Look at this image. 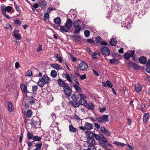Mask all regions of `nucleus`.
Returning a JSON list of instances; mask_svg holds the SVG:
<instances>
[{
  "mask_svg": "<svg viewBox=\"0 0 150 150\" xmlns=\"http://www.w3.org/2000/svg\"><path fill=\"white\" fill-rule=\"evenodd\" d=\"M85 133L86 134V142L88 145V149L83 150H96L94 147L95 141L94 138H93V133L89 131L86 132Z\"/></svg>",
  "mask_w": 150,
  "mask_h": 150,
  "instance_id": "nucleus-1",
  "label": "nucleus"
},
{
  "mask_svg": "<svg viewBox=\"0 0 150 150\" xmlns=\"http://www.w3.org/2000/svg\"><path fill=\"white\" fill-rule=\"evenodd\" d=\"M72 100L71 101L72 105L75 108L79 106V104L78 103V101L79 98L76 94H73L71 96Z\"/></svg>",
  "mask_w": 150,
  "mask_h": 150,
  "instance_id": "nucleus-2",
  "label": "nucleus"
},
{
  "mask_svg": "<svg viewBox=\"0 0 150 150\" xmlns=\"http://www.w3.org/2000/svg\"><path fill=\"white\" fill-rule=\"evenodd\" d=\"M93 124L86 122L84 124V127H80L79 129L83 131H85L86 129L90 130L93 129Z\"/></svg>",
  "mask_w": 150,
  "mask_h": 150,
  "instance_id": "nucleus-3",
  "label": "nucleus"
},
{
  "mask_svg": "<svg viewBox=\"0 0 150 150\" xmlns=\"http://www.w3.org/2000/svg\"><path fill=\"white\" fill-rule=\"evenodd\" d=\"M100 50L102 54L103 55L108 56L110 54V50L107 47H102L100 48Z\"/></svg>",
  "mask_w": 150,
  "mask_h": 150,
  "instance_id": "nucleus-4",
  "label": "nucleus"
},
{
  "mask_svg": "<svg viewBox=\"0 0 150 150\" xmlns=\"http://www.w3.org/2000/svg\"><path fill=\"white\" fill-rule=\"evenodd\" d=\"M12 9V7L10 6H8L6 7L4 4H2L1 6V10L2 13H5L6 11L8 13L10 12Z\"/></svg>",
  "mask_w": 150,
  "mask_h": 150,
  "instance_id": "nucleus-5",
  "label": "nucleus"
},
{
  "mask_svg": "<svg viewBox=\"0 0 150 150\" xmlns=\"http://www.w3.org/2000/svg\"><path fill=\"white\" fill-rule=\"evenodd\" d=\"M64 91L65 93L67 95L70 96L71 93V88L70 86H69L67 85V87H64Z\"/></svg>",
  "mask_w": 150,
  "mask_h": 150,
  "instance_id": "nucleus-6",
  "label": "nucleus"
},
{
  "mask_svg": "<svg viewBox=\"0 0 150 150\" xmlns=\"http://www.w3.org/2000/svg\"><path fill=\"white\" fill-rule=\"evenodd\" d=\"M79 67L81 70L85 71L88 68V66L85 62L81 61L79 64Z\"/></svg>",
  "mask_w": 150,
  "mask_h": 150,
  "instance_id": "nucleus-7",
  "label": "nucleus"
},
{
  "mask_svg": "<svg viewBox=\"0 0 150 150\" xmlns=\"http://www.w3.org/2000/svg\"><path fill=\"white\" fill-rule=\"evenodd\" d=\"M72 24V21L70 18H69L67 19L64 25L67 28L69 29L71 28Z\"/></svg>",
  "mask_w": 150,
  "mask_h": 150,
  "instance_id": "nucleus-8",
  "label": "nucleus"
},
{
  "mask_svg": "<svg viewBox=\"0 0 150 150\" xmlns=\"http://www.w3.org/2000/svg\"><path fill=\"white\" fill-rule=\"evenodd\" d=\"M57 82L58 85L61 87H64L67 86V84L65 83L64 81H62L60 78L57 80Z\"/></svg>",
  "mask_w": 150,
  "mask_h": 150,
  "instance_id": "nucleus-9",
  "label": "nucleus"
},
{
  "mask_svg": "<svg viewBox=\"0 0 150 150\" xmlns=\"http://www.w3.org/2000/svg\"><path fill=\"white\" fill-rule=\"evenodd\" d=\"M135 51L133 50L130 53H127L124 54V57L127 60L129 59L130 57H132L134 54Z\"/></svg>",
  "mask_w": 150,
  "mask_h": 150,
  "instance_id": "nucleus-10",
  "label": "nucleus"
},
{
  "mask_svg": "<svg viewBox=\"0 0 150 150\" xmlns=\"http://www.w3.org/2000/svg\"><path fill=\"white\" fill-rule=\"evenodd\" d=\"M100 130L102 132L105 134L106 136H110L111 134L110 132L105 127H101Z\"/></svg>",
  "mask_w": 150,
  "mask_h": 150,
  "instance_id": "nucleus-11",
  "label": "nucleus"
},
{
  "mask_svg": "<svg viewBox=\"0 0 150 150\" xmlns=\"http://www.w3.org/2000/svg\"><path fill=\"white\" fill-rule=\"evenodd\" d=\"M13 36L16 39V41H15V42L16 43L18 42L19 43L20 42H18L17 40H21V36L20 34L19 33H13Z\"/></svg>",
  "mask_w": 150,
  "mask_h": 150,
  "instance_id": "nucleus-12",
  "label": "nucleus"
},
{
  "mask_svg": "<svg viewBox=\"0 0 150 150\" xmlns=\"http://www.w3.org/2000/svg\"><path fill=\"white\" fill-rule=\"evenodd\" d=\"M20 87L22 90L23 93H27L29 92L27 91V87L23 84H22L20 85Z\"/></svg>",
  "mask_w": 150,
  "mask_h": 150,
  "instance_id": "nucleus-13",
  "label": "nucleus"
},
{
  "mask_svg": "<svg viewBox=\"0 0 150 150\" xmlns=\"http://www.w3.org/2000/svg\"><path fill=\"white\" fill-rule=\"evenodd\" d=\"M78 103L79 104V106L80 105H81L85 106H86L88 105L87 101L83 98L80 99Z\"/></svg>",
  "mask_w": 150,
  "mask_h": 150,
  "instance_id": "nucleus-14",
  "label": "nucleus"
},
{
  "mask_svg": "<svg viewBox=\"0 0 150 150\" xmlns=\"http://www.w3.org/2000/svg\"><path fill=\"white\" fill-rule=\"evenodd\" d=\"M46 5V2L44 0H40L39 3V6L42 8H45Z\"/></svg>",
  "mask_w": 150,
  "mask_h": 150,
  "instance_id": "nucleus-15",
  "label": "nucleus"
},
{
  "mask_svg": "<svg viewBox=\"0 0 150 150\" xmlns=\"http://www.w3.org/2000/svg\"><path fill=\"white\" fill-rule=\"evenodd\" d=\"M51 66L57 70L62 69L61 66L57 64H51Z\"/></svg>",
  "mask_w": 150,
  "mask_h": 150,
  "instance_id": "nucleus-16",
  "label": "nucleus"
},
{
  "mask_svg": "<svg viewBox=\"0 0 150 150\" xmlns=\"http://www.w3.org/2000/svg\"><path fill=\"white\" fill-rule=\"evenodd\" d=\"M62 75L63 77H64L65 78H66L67 80L68 81H69L70 82H72V80L71 79L70 76L69 74H65L64 73H63Z\"/></svg>",
  "mask_w": 150,
  "mask_h": 150,
  "instance_id": "nucleus-17",
  "label": "nucleus"
},
{
  "mask_svg": "<svg viewBox=\"0 0 150 150\" xmlns=\"http://www.w3.org/2000/svg\"><path fill=\"white\" fill-rule=\"evenodd\" d=\"M139 60L141 63L145 64L147 61L146 58L145 57H141L139 59Z\"/></svg>",
  "mask_w": 150,
  "mask_h": 150,
  "instance_id": "nucleus-18",
  "label": "nucleus"
},
{
  "mask_svg": "<svg viewBox=\"0 0 150 150\" xmlns=\"http://www.w3.org/2000/svg\"><path fill=\"white\" fill-rule=\"evenodd\" d=\"M59 30L60 31L62 32H67L68 31L69 29L67 28L65 25L64 26L61 25L60 26Z\"/></svg>",
  "mask_w": 150,
  "mask_h": 150,
  "instance_id": "nucleus-19",
  "label": "nucleus"
},
{
  "mask_svg": "<svg viewBox=\"0 0 150 150\" xmlns=\"http://www.w3.org/2000/svg\"><path fill=\"white\" fill-rule=\"evenodd\" d=\"M46 82L45 81H43L42 80H40L39 79V81L37 83L38 85L40 87H42L46 83Z\"/></svg>",
  "mask_w": 150,
  "mask_h": 150,
  "instance_id": "nucleus-20",
  "label": "nucleus"
},
{
  "mask_svg": "<svg viewBox=\"0 0 150 150\" xmlns=\"http://www.w3.org/2000/svg\"><path fill=\"white\" fill-rule=\"evenodd\" d=\"M69 130L71 132L74 133L76 132V129L74 128L72 125H70L69 126Z\"/></svg>",
  "mask_w": 150,
  "mask_h": 150,
  "instance_id": "nucleus-21",
  "label": "nucleus"
},
{
  "mask_svg": "<svg viewBox=\"0 0 150 150\" xmlns=\"http://www.w3.org/2000/svg\"><path fill=\"white\" fill-rule=\"evenodd\" d=\"M54 21L59 26L61 24V20L59 17L56 18L54 19Z\"/></svg>",
  "mask_w": 150,
  "mask_h": 150,
  "instance_id": "nucleus-22",
  "label": "nucleus"
},
{
  "mask_svg": "<svg viewBox=\"0 0 150 150\" xmlns=\"http://www.w3.org/2000/svg\"><path fill=\"white\" fill-rule=\"evenodd\" d=\"M146 64V70L147 72L150 73V59L148 60Z\"/></svg>",
  "mask_w": 150,
  "mask_h": 150,
  "instance_id": "nucleus-23",
  "label": "nucleus"
},
{
  "mask_svg": "<svg viewBox=\"0 0 150 150\" xmlns=\"http://www.w3.org/2000/svg\"><path fill=\"white\" fill-rule=\"evenodd\" d=\"M81 23V21L79 19H78L73 22L74 26H80L79 25Z\"/></svg>",
  "mask_w": 150,
  "mask_h": 150,
  "instance_id": "nucleus-24",
  "label": "nucleus"
},
{
  "mask_svg": "<svg viewBox=\"0 0 150 150\" xmlns=\"http://www.w3.org/2000/svg\"><path fill=\"white\" fill-rule=\"evenodd\" d=\"M125 22L126 23L127 25L131 24L132 22V20H131L129 17L126 18L125 19Z\"/></svg>",
  "mask_w": 150,
  "mask_h": 150,
  "instance_id": "nucleus-25",
  "label": "nucleus"
},
{
  "mask_svg": "<svg viewBox=\"0 0 150 150\" xmlns=\"http://www.w3.org/2000/svg\"><path fill=\"white\" fill-rule=\"evenodd\" d=\"M110 44L112 46H115L117 43V41L115 38H112L110 41Z\"/></svg>",
  "mask_w": 150,
  "mask_h": 150,
  "instance_id": "nucleus-26",
  "label": "nucleus"
},
{
  "mask_svg": "<svg viewBox=\"0 0 150 150\" xmlns=\"http://www.w3.org/2000/svg\"><path fill=\"white\" fill-rule=\"evenodd\" d=\"M8 110L9 112H11L13 111V107L12 104L11 102H9L8 105Z\"/></svg>",
  "mask_w": 150,
  "mask_h": 150,
  "instance_id": "nucleus-27",
  "label": "nucleus"
},
{
  "mask_svg": "<svg viewBox=\"0 0 150 150\" xmlns=\"http://www.w3.org/2000/svg\"><path fill=\"white\" fill-rule=\"evenodd\" d=\"M74 28V32L78 34L79 33L80 31L81 30V28L80 26H75Z\"/></svg>",
  "mask_w": 150,
  "mask_h": 150,
  "instance_id": "nucleus-28",
  "label": "nucleus"
},
{
  "mask_svg": "<svg viewBox=\"0 0 150 150\" xmlns=\"http://www.w3.org/2000/svg\"><path fill=\"white\" fill-rule=\"evenodd\" d=\"M114 144H116L117 145H118L121 146L122 147H123L124 146V145H126V144L123 143L117 142L116 141H115L114 142Z\"/></svg>",
  "mask_w": 150,
  "mask_h": 150,
  "instance_id": "nucleus-29",
  "label": "nucleus"
},
{
  "mask_svg": "<svg viewBox=\"0 0 150 150\" xmlns=\"http://www.w3.org/2000/svg\"><path fill=\"white\" fill-rule=\"evenodd\" d=\"M55 57L57 58L59 62L60 63H61L62 61L63 60L62 59L61 57L58 54H56L55 55Z\"/></svg>",
  "mask_w": 150,
  "mask_h": 150,
  "instance_id": "nucleus-30",
  "label": "nucleus"
},
{
  "mask_svg": "<svg viewBox=\"0 0 150 150\" xmlns=\"http://www.w3.org/2000/svg\"><path fill=\"white\" fill-rule=\"evenodd\" d=\"M142 88V86L139 84L135 85V89L136 91L137 92H139Z\"/></svg>",
  "mask_w": 150,
  "mask_h": 150,
  "instance_id": "nucleus-31",
  "label": "nucleus"
},
{
  "mask_svg": "<svg viewBox=\"0 0 150 150\" xmlns=\"http://www.w3.org/2000/svg\"><path fill=\"white\" fill-rule=\"evenodd\" d=\"M74 86L76 91H78L79 92H82V91L80 87L78 85H74Z\"/></svg>",
  "mask_w": 150,
  "mask_h": 150,
  "instance_id": "nucleus-32",
  "label": "nucleus"
},
{
  "mask_svg": "<svg viewBox=\"0 0 150 150\" xmlns=\"http://www.w3.org/2000/svg\"><path fill=\"white\" fill-rule=\"evenodd\" d=\"M51 75L52 77H55L57 75V72L55 70H52L51 72Z\"/></svg>",
  "mask_w": 150,
  "mask_h": 150,
  "instance_id": "nucleus-33",
  "label": "nucleus"
},
{
  "mask_svg": "<svg viewBox=\"0 0 150 150\" xmlns=\"http://www.w3.org/2000/svg\"><path fill=\"white\" fill-rule=\"evenodd\" d=\"M103 121H105L107 122H109L108 115H103L102 116Z\"/></svg>",
  "mask_w": 150,
  "mask_h": 150,
  "instance_id": "nucleus-34",
  "label": "nucleus"
},
{
  "mask_svg": "<svg viewBox=\"0 0 150 150\" xmlns=\"http://www.w3.org/2000/svg\"><path fill=\"white\" fill-rule=\"evenodd\" d=\"M100 54L99 52L98 51H95L92 55V56L94 59H96L97 57H96V55L100 56Z\"/></svg>",
  "mask_w": 150,
  "mask_h": 150,
  "instance_id": "nucleus-35",
  "label": "nucleus"
},
{
  "mask_svg": "<svg viewBox=\"0 0 150 150\" xmlns=\"http://www.w3.org/2000/svg\"><path fill=\"white\" fill-rule=\"evenodd\" d=\"M149 115V114L148 113H146L144 115L143 117V121L144 122H146L148 117Z\"/></svg>",
  "mask_w": 150,
  "mask_h": 150,
  "instance_id": "nucleus-36",
  "label": "nucleus"
},
{
  "mask_svg": "<svg viewBox=\"0 0 150 150\" xmlns=\"http://www.w3.org/2000/svg\"><path fill=\"white\" fill-rule=\"evenodd\" d=\"M93 138L94 137L98 141H100L101 140V137L99 136L98 134H97L95 133H93Z\"/></svg>",
  "mask_w": 150,
  "mask_h": 150,
  "instance_id": "nucleus-37",
  "label": "nucleus"
},
{
  "mask_svg": "<svg viewBox=\"0 0 150 150\" xmlns=\"http://www.w3.org/2000/svg\"><path fill=\"white\" fill-rule=\"evenodd\" d=\"M32 114V112L31 110H27V116L28 118L30 117Z\"/></svg>",
  "mask_w": 150,
  "mask_h": 150,
  "instance_id": "nucleus-38",
  "label": "nucleus"
},
{
  "mask_svg": "<svg viewBox=\"0 0 150 150\" xmlns=\"http://www.w3.org/2000/svg\"><path fill=\"white\" fill-rule=\"evenodd\" d=\"M29 99L30 100V103L31 104H33L35 103V99L32 96H30L29 97Z\"/></svg>",
  "mask_w": 150,
  "mask_h": 150,
  "instance_id": "nucleus-39",
  "label": "nucleus"
},
{
  "mask_svg": "<svg viewBox=\"0 0 150 150\" xmlns=\"http://www.w3.org/2000/svg\"><path fill=\"white\" fill-rule=\"evenodd\" d=\"M42 138L40 137H39L38 136H35L33 137V140L35 141H40L41 139Z\"/></svg>",
  "mask_w": 150,
  "mask_h": 150,
  "instance_id": "nucleus-40",
  "label": "nucleus"
},
{
  "mask_svg": "<svg viewBox=\"0 0 150 150\" xmlns=\"http://www.w3.org/2000/svg\"><path fill=\"white\" fill-rule=\"evenodd\" d=\"M71 77L73 79V80L78 84L79 85V82L77 81V78L74 75L72 74H71Z\"/></svg>",
  "mask_w": 150,
  "mask_h": 150,
  "instance_id": "nucleus-41",
  "label": "nucleus"
},
{
  "mask_svg": "<svg viewBox=\"0 0 150 150\" xmlns=\"http://www.w3.org/2000/svg\"><path fill=\"white\" fill-rule=\"evenodd\" d=\"M37 122L34 120L32 121L31 123V125L33 127L36 128L37 127Z\"/></svg>",
  "mask_w": 150,
  "mask_h": 150,
  "instance_id": "nucleus-42",
  "label": "nucleus"
},
{
  "mask_svg": "<svg viewBox=\"0 0 150 150\" xmlns=\"http://www.w3.org/2000/svg\"><path fill=\"white\" fill-rule=\"evenodd\" d=\"M101 140L102 142L104 143H106L108 142L107 139L103 135H101Z\"/></svg>",
  "mask_w": 150,
  "mask_h": 150,
  "instance_id": "nucleus-43",
  "label": "nucleus"
},
{
  "mask_svg": "<svg viewBox=\"0 0 150 150\" xmlns=\"http://www.w3.org/2000/svg\"><path fill=\"white\" fill-rule=\"evenodd\" d=\"M107 86V85L109 87L111 88L112 87V83L109 80H107L106 81Z\"/></svg>",
  "mask_w": 150,
  "mask_h": 150,
  "instance_id": "nucleus-44",
  "label": "nucleus"
},
{
  "mask_svg": "<svg viewBox=\"0 0 150 150\" xmlns=\"http://www.w3.org/2000/svg\"><path fill=\"white\" fill-rule=\"evenodd\" d=\"M34 136L32 134L29 133H28L27 134V138L29 139H31L32 138H33Z\"/></svg>",
  "mask_w": 150,
  "mask_h": 150,
  "instance_id": "nucleus-45",
  "label": "nucleus"
},
{
  "mask_svg": "<svg viewBox=\"0 0 150 150\" xmlns=\"http://www.w3.org/2000/svg\"><path fill=\"white\" fill-rule=\"evenodd\" d=\"M25 75L28 76H32V72L31 70H28L25 74Z\"/></svg>",
  "mask_w": 150,
  "mask_h": 150,
  "instance_id": "nucleus-46",
  "label": "nucleus"
},
{
  "mask_svg": "<svg viewBox=\"0 0 150 150\" xmlns=\"http://www.w3.org/2000/svg\"><path fill=\"white\" fill-rule=\"evenodd\" d=\"M14 20V23L16 24H19V25H20L21 23V21H20L19 18H17L16 20Z\"/></svg>",
  "mask_w": 150,
  "mask_h": 150,
  "instance_id": "nucleus-47",
  "label": "nucleus"
},
{
  "mask_svg": "<svg viewBox=\"0 0 150 150\" xmlns=\"http://www.w3.org/2000/svg\"><path fill=\"white\" fill-rule=\"evenodd\" d=\"M102 39L100 37H97L96 39V41L97 43H100Z\"/></svg>",
  "mask_w": 150,
  "mask_h": 150,
  "instance_id": "nucleus-48",
  "label": "nucleus"
},
{
  "mask_svg": "<svg viewBox=\"0 0 150 150\" xmlns=\"http://www.w3.org/2000/svg\"><path fill=\"white\" fill-rule=\"evenodd\" d=\"M90 31L88 30H86L84 31V33L86 37H88L90 35Z\"/></svg>",
  "mask_w": 150,
  "mask_h": 150,
  "instance_id": "nucleus-49",
  "label": "nucleus"
},
{
  "mask_svg": "<svg viewBox=\"0 0 150 150\" xmlns=\"http://www.w3.org/2000/svg\"><path fill=\"white\" fill-rule=\"evenodd\" d=\"M87 41L88 43L91 44L92 45H94V44L95 42L92 39H88L87 40Z\"/></svg>",
  "mask_w": 150,
  "mask_h": 150,
  "instance_id": "nucleus-50",
  "label": "nucleus"
},
{
  "mask_svg": "<svg viewBox=\"0 0 150 150\" xmlns=\"http://www.w3.org/2000/svg\"><path fill=\"white\" fill-rule=\"evenodd\" d=\"M38 87L37 86H32V91L33 92H35L37 91Z\"/></svg>",
  "mask_w": 150,
  "mask_h": 150,
  "instance_id": "nucleus-51",
  "label": "nucleus"
},
{
  "mask_svg": "<svg viewBox=\"0 0 150 150\" xmlns=\"http://www.w3.org/2000/svg\"><path fill=\"white\" fill-rule=\"evenodd\" d=\"M88 106L89 109L90 110H93L94 107V105L92 103H89L88 104Z\"/></svg>",
  "mask_w": 150,
  "mask_h": 150,
  "instance_id": "nucleus-52",
  "label": "nucleus"
},
{
  "mask_svg": "<svg viewBox=\"0 0 150 150\" xmlns=\"http://www.w3.org/2000/svg\"><path fill=\"white\" fill-rule=\"evenodd\" d=\"M42 146V144L40 143L39 144H36L35 146L37 147L36 148H39V149H40V148Z\"/></svg>",
  "mask_w": 150,
  "mask_h": 150,
  "instance_id": "nucleus-53",
  "label": "nucleus"
},
{
  "mask_svg": "<svg viewBox=\"0 0 150 150\" xmlns=\"http://www.w3.org/2000/svg\"><path fill=\"white\" fill-rule=\"evenodd\" d=\"M100 112H103L106 110V108L105 107H103V108H100Z\"/></svg>",
  "mask_w": 150,
  "mask_h": 150,
  "instance_id": "nucleus-54",
  "label": "nucleus"
},
{
  "mask_svg": "<svg viewBox=\"0 0 150 150\" xmlns=\"http://www.w3.org/2000/svg\"><path fill=\"white\" fill-rule=\"evenodd\" d=\"M97 120L98 122H100L101 123H102L103 122V118L101 117H98L97 118Z\"/></svg>",
  "mask_w": 150,
  "mask_h": 150,
  "instance_id": "nucleus-55",
  "label": "nucleus"
},
{
  "mask_svg": "<svg viewBox=\"0 0 150 150\" xmlns=\"http://www.w3.org/2000/svg\"><path fill=\"white\" fill-rule=\"evenodd\" d=\"M79 96L83 98H86V96L84 94H82L80 93H79Z\"/></svg>",
  "mask_w": 150,
  "mask_h": 150,
  "instance_id": "nucleus-56",
  "label": "nucleus"
},
{
  "mask_svg": "<svg viewBox=\"0 0 150 150\" xmlns=\"http://www.w3.org/2000/svg\"><path fill=\"white\" fill-rule=\"evenodd\" d=\"M94 126L97 129H99L100 128V126L97 122L94 123Z\"/></svg>",
  "mask_w": 150,
  "mask_h": 150,
  "instance_id": "nucleus-57",
  "label": "nucleus"
},
{
  "mask_svg": "<svg viewBox=\"0 0 150 150\" xmlns=\"http://www.w3.org/2000/svg\"><path fill=\"white\" fill-rule=\"evenodd\" d=\"M42 50V45L39 44L38 48L37 49V51L38 52H40Z\"/></svg>",
  "mask_w": 150,
  "mask_h": 150,
  "instance_id": "nucleus-58",
  "label": "nucleus"
},
{
  "mask_svg": "<svg viewBox=\"0 0 150 150\" xmlns=\"http://www.w3.org/2000/svg\"><path fill=\"white\" fill-rule=\"evenodd\" d=\"M100 44H101L102 45H107V43L106 42L103 41L102 40L100 42Z\"/></svg>",
  "mask_w": 150,
  "mask_h": 150,
  "instance_id": "nucleus-59",
  "label": "nucleus"
},
{
  "mask_svg": "<svg viewBox=\"0 0 150 150\" xmlns=\"http://www.w3.org/2000/svg\"><path fill=\"white\" fill-rule=\"evenodd\" d=\"M80 78L81 80H84L86 79V76L85 74L82 75H81Z\"/></svg>",
  "mask_w": 150,
  "mask_h": 150,
  "instance_id": "nucleus-60",
  "label": "nucleus"
},
{
  "mask_svg": "<svg viewBox=\"0 0 150 150\" xmlns=\"http://www.w3.org/2000/svg\"><path fill=\"white\" fill-rule=\"evenodd\" d=\"M128 26L127 25L126 23L125 22V21H123L121 23V26L122 27H127Z\"/></svg>",
  "mask_w": 150,
  "mask_h": 150,
  "instance_id": "nucleus-61",
  "label": "nucleus"
},
{
  "mask_svg": "<svg viewBox=\"0 0 150 150\" xmlns=\"http://www.w3.org/2000/svg\"><path fill=\"white\" fill-rule=\"evenodd\" d=\"M81 28V30H84L85 29V25L84 24L82 23L81 26H80Z\"/></svg>",
  "mask_w": 150,
  "mask_h": 150,
  "instance_id": "nucleus-62",
  "label": "nucleus"
},
{
  "mask_svg": "<svg viewBox=\"0 0 150 150\" xmlns=\"http://www.w3.org/2000/svg\"><path fill=\"white\" fill-rule=\"evenodd\" d=\"M15 68L18 69L20 67L19 64L18 62H16L15 64Z\"/></svg>",
  "mask_w": 150,
  "mask_h": 150,
  "instance_id": "nucleus-63",
  "label": "nucleus"
},
{
  "mask_svg": "<svg viewBox=\"0 0 150 150\" xmlns=\"http://www.w3.org/2000/svg\"><path fill=\"white\" fill-rule=\"evenodd\" d=\"M54 140L55 142L57 144H58L60 143V141L58 139L55 138Z\"/></svg>",
  "mask_w": 150,
  "mask_h": 150,
  "instance_id": "nucleus-64",
  "label": "nucleus"
}]
</instances>
